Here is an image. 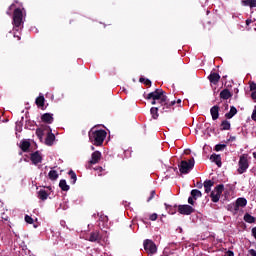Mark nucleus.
<instances>
[{"label":"nucleus","instance_id":"nucleus-1","mask_svg":"<svg viewBox=\"0 0 256 256\" xmlns=\"http://www.w3.org/2000/svg\"><path fill=\"white\" fill-rule=\"evenodd\" d=\"M146 99H154L159 101L163 113H167L173 105H175V100L170 101L167 100V96H165V92L162 89H156L154 92H151L147 95Z\"/></svg>","mask_w":256,"mask_h":256},{"label":"nucleus","instance_id":"nucleus-2","mask_svg":"<svg viewBox=\"0 0 256 256\" xmlns=\"http://www.w3.org/2000/svg\"><path fill=\"white\" fill-rule=\"evenodd\" d=\"M106 137L107 132L105 130L92 129L89 132V141L93 143L96 147H101Z\"/></svg>","mask_w":256,"mask_h":256},{"label":"nucleus","instance_id":"nucleus-3","mask_svg":"<svg viewBox=\"0 0 256 256\" xmlns=\"http://www.w3.org/2000/svg\"><path fill=\"white\" fill-rule=\"evenodd\" d=\"M247 169H249V155L242 154L238 161V173L239 175H243V173L247 172Z\"/></svg>","mask_w":256,"mask_h":256},{"label":"nucleus","instance_id":"nucleus-4","mask_svg":"<svg viewBox=\"0 0 256 256\" xmlns=\"http://www.w3.org/2000/svg\"><path fill=\"white\" fill-rule=\"evenodd\" d=\"M14 31H19V27L23 25V11L21 9H15L13 14Z\"/></svg>","mask_w":256,"mask_h":256},{"label":"nucleus","instance_id":"nucleus-5","mask_svg":"<svg viewBox=\"0 0 256 256\" xmlns=\"http://www.w3.org/2000/svg\"><path fill=\"white\" fill-rule=\"evenodd\" d=\"M193 167H195L194 159H190L188 161L183 160V161H181V163L179 165V171H180V173H183L186 175L187 173H189V171H191L193 169Z\"/></svg>","mask_w":256,"mask_h":256},{"label":"nucleus","instance_id":"nucleus-6","mask_svg":"<svg viewBox=\"0 0 256 256\" xmlns=\"http://www.w3.org/2000/svg\"><path fill=\"white\" fill-rule=\"evenodd\" d=\"M224 189L225 186L223 184H219L214 188L210 194L213 203H219V199H221V195L223 194Z\"/></svg>","mask_w":256,"mask_h":256},{"label":"nucleus","instance_id":"nucleus-7","mask_svg":"<svg viewBox=\"0 0 256 256\" xmlns=\"http://www.w3.org/2000/svg\"><path fill=\"white\" fill-rule=\"evenodd\" d=\"M146 253L154 255L157 253V245L154 244L153 240L146 239L143 243Z\"/></svg>","mask_w":256,"mask_h":256},{"label":"nucleus","instance_id":"nucleus-8","mask_svg":"<svg viewBox=\"0 0 256 256\" xmlns=\"http://www.w3.org/2000/svg\"><path fill=\"white\" fill-rule=\"evenodd\" d=\"M178 212L180 215H191V213H195V208L190 205H179Z\"/></svg>","mask_w":256,"mask_h":256},{"label":"nucleus","instance_id":"nucleus-9","mask_svg":"<svg viewBox=\"0 0 256 256\" xmlns=\"http://www.w3.org/2000/svg\"><path fill=\"white\" fill-rule=\"evenodd\" d=\"M45 131H46V140H45V143L46 145H53V142L55 141V134H52V130H51V127L49 126H45Z\"/></svg>","mask_w":256,"mask_h":256},{"label":"nucleus","instance_id":"nucleus-10","mask_svg":"<svg viewBox=\"0 0 256 256\" xmlns=\"http://www.w3.org/2000/svg\"><path fill=\"white\" fill-rule=\"evenodd\" d=\"M30 159L34 165H37L41 163V161H43V156H41V153H39V151H36L31 154Z\"/></svg>","mask_w":256,"mask_h":256},{"label":"nucleus","instance_id":"nucleus-11","mask_svg":"<svg viewBox=\"0 0 256 256\" xmlns=\"http://www.w3.org/2000/svg\"><path fill=\"white\" fill-rule=\"evenodd\" d=\"M88 241L91 243H98V241H101V235L99 234V231L91 232Z\"/></svg>","mask_w":256,"mask_h":256},{"label":"nucleus","instance_id":"nucleus-12","mask_svg":"<svg viewBox=\"0 0 256 256\" xmlns=\"http://www.w3.org/2000/svg\"><path fill=\"white\" fill-rule=\"evenodd\" d=\"M100 160H101V152H99V151L93 152L92 156H91L90 163L92 165H95V164L99 163Z\"/></svg>","mask_w":256,"mask_h":256},{"label":"nucleus","instance_id":"nucleus-13","mask_svg":"<svg viewBox=\"0 0 256 256\" xmlns=\"http://www.w3.org/2000/svg\"><path fill=\"white\" fill-rule=\"evenodd\" d=\"M208 79L210 83H213V85H217V83H219V79H221V76L218 73L212 72L208 76Z\"/></svg>","mask_w":256,"mask_h":256},{"label":"nucleus","instance_id":"nucleus-14","mask_svg":"<svg viewBox=\"0 0 256 256\" xmlns=\"http://www.w3.org/2000/svg\"><path fill=\"white\" fill-rule=\"evenodd\" d=\"M211 117L213 121H217L219 119V106L215 105L210 109Z\"/></svg>","mask_w":256,"mask_h":256},{"label":"nucleus","instance_id":"nucleus-15","mask_svg":"<svg viewBox=\"0 0 256 256\" xmlns=\"http://www.w3.org/2000/svg\"><path fill=\"white\" fill-rule=\"evenodd\" d=\"M41 119H42L43 123L51 124V123H53V114L45 113L41 116Z\"/></svg>","mask_w":256,"mask_h":256},{"label":"nucleus","instance_id":"nucleus-16","mask_svg":"<svg viewBox=\"0 0 256 256\" xmlns=\"http://www.w3.org/2000/svg\"><path fill=\"white\" fill-rule=\"evenodd\" d=\"M45 127H48V126L42 125L40 128L36 130V135L39 139H43V135H47V131L45 130Z\"/></svg>","mask_w":256,"mask_h":256},{"label":"nucleus","instance_id":"nucleus-17","mask_svg":"<svg viewBox=\"0 0 256 256\" xmlns=\"http://www.w3.org/2000/svg\"><path fill=\"white\" fill-rule=\"evenodd\" d=\"M247 206V199L245 198H238L235 203V209H239V207H246Z\"/></svg>","mask_w":256,"mask_h":256},{"label":"nucleus","instance_id":"nucleus-18","mask_svg":"<svg viewBox=\"0 0 256 256\" xmlns=\"http://www.w3.org/2000/svg\"><path fill=\"white\" fill-rule=\"evenodd\" d=\"M210 159L213 163H216L218 167H221V155L212 154Z\"/></svg>","mask_w":256,"mask_h":256},{"label":"nucleus","instance_id":"nucleus-19","mask_svg":"<svg viewBox=\"0 0 256 256\" xmlns=\"http://www.w3.org/2000/svg\"><path fill=\"white\" fill-rule=\"evenodd\" d=\"M214 182L212 180L204 181L205 193H211V187H213Z\"/></svg>","mask_w":256,"mask_h":256},{"label":"nucleus","instance_id":"nucleus-20","mask_svg":"<svg viewBox=\"0 0 256 256\" xmlns=\"http://www.w3.org/2000/svg\"><path fill=\"white\" fill-rule=\"evenodd\" d=\"M242 5H244V7H250L253 9L256 7V0H242Z\"/></svg>","mask_w":256,"mask_h":256},{"label":"nucleus","instance_id":"nucleus-21","mask_svg":"<svg viewBox=\"0 0 256 256\" xmlns=\"http://www.w3.org/2000/svg\"><path fill=\"white\" fill-rule=\"evenodd\" d=\"M235 115H237V108H235V106H232L230 108L229 113H226L225 117L227 119H233V117H235Z\"/></svg>","mask_w":256,"mask_h":256},{"label":"nucleus","instance_id":"nucleus-22","mask_svg":"<svg viewBox=\"0 0 256 256\" xmlns=\"http://www.w3.org/2000/svg\"><path fill=\"white\" fill-rule=\"evenodd\" d=\"M190 195L197 201L200 197H203V194L198 189H193Z\"/></svg>","mask_w":256,"mask_h":256},{"label":"nucleus","instance_id":"nucleus-23","mask_svg":"<svg viewBox=\"0 0 256 256\" xmlns=\"http://www.w3.org/2000/svg\"><path fill=\"white\" fill-rule=\"evenodd\" d=\"M231 92L228 89H224L220 92V99H230Z\"/></svg>","mask_w":256,"mask_h":256},{"label":"nucleus","instance_id":"nucleus-24","mask_svg":"<svg viewBox=\"0 0 256 256\" xmlns=\"http://www.w3.org/2000/svg\"><path fill=\"white\" fill-rule=\"evenodd\" d=\"M221 129L222 131H229V129H231V122L230 121H227V120H224L222 121L221 123Z\"/></svg>","mask_w":256,"mask_h":256},{"label":"nucleus","instance_id":"nucleus-25","mask_svg":"<svg viewBox=\"0 0 256 256\" xmlns=\"http://www.w3.org/2000/svg\"><path fill=\"white\" fill-rule=\"evenodd\" d=\"M48 177H49V179H51V181H55V180L58 179L59 174L57 173L56 170H51V171L48 173Z\"/></svg>","mask_w":256,"mask_h":256},{"label":"nucleus","instance_id":"nucleus-26","mask_svg":"<svg viewBox=\"0 0 256 256\" xmlns=\"http://www.w3.org/2000/svg\"><path fill=\"white\" fill-rule=\"evenodd\" d=\"M150 113H151L153 119H157V118L159 117V108H157V107H152V108L150 109Z\"/></svg>","mask_w":256,"mask_h":256},{"label":"nucleus","instance_id":"nucleus-27","mask_svg":"<svg viewBox=\"0 0 256 256\" xmlns=\"http://www.w3.org/2000/svg\"><path fill=\"white\" fill-rule=\"evenodd\" d=\"M59 187L62 191H69V185H67L66 180H60Z\"/></svg>","mask_w":256,"mask_h":256},{"label":"nucleus","instance_id":"nucleus-28","mask_svg":"<svg viewBox=\"0 0 256 256\" xmlns=\"http://www.w3.org/2000/svg\"><path fill=\"white\" fill-rule=\"evenodd\" d=\"M38 197H39V199H41V201H45L47 199V197H49V194H47V192L45 190H40L38 192Z\"/></svg>","mask_w":256,"mask_h":256},{"label":"nucleus","instance_id":"nucleus-29","mask_svg":"<svg viewBox=\"0 0 256 256\" xmlns=\"http://www.w3.org/2000/svg\"><path fill=\"white\" fill-rule=\"evenodd\" d=\"M22 151H27L29 149V147H31V143H29V141L27 140H24L21 142V145H20Z\"/></svg>","mask_w":256,"mask_h":256},{"label":"nucleus","instance_id":"nucleus-30","mask_svg":"<svg viewBox=\"0 0 256 256\" xmlns=\"http://www.w3.org/2000/svg\"><path fill=\"white\" fill-rule=\"evenodd\" d=\"M244 221H246V223H255V217L247 213L244 215Z\"/></svg>","mask_w":256,"mask_h":256},{"label":"nucleus","instance_id":"nucleus-31","mask_svg":"<svg viewBox=\"0 0 256 256\" xmlns=\"http://www.w3.org/2000/svg\"><path fill=\"white\" fill-rule=\"evenodd\" d=\"M36 105H38V107H43L45 105V97L39 96L36 98Z\"/></svg>","mask_w":256,"mask_h":256},{"label":"nucleus","instance_id":"nucleus-32","mask_svg":"<svg viewBox=\"0 0 256 256\" xmlns=\"http://www.w3.org/2000/svg\"><path fill=\"white\" fill-rule=\"evenodd\" d=\"M69 175H70V177L72 179V183L73 184L77 183V174H75V172H73V171H70Z\"/></svg>","mask_w":256,"mask_h":256},{"label":"nucleus","instance_id":"nucleus-33","mask_svg":"<svg viewBox=\"0 0 256 256\" xmlns=\"http://www.w3.org/2000/svg\"><path fill=\"white\" fill-rule=\"evenodd\" d=\"M24 219L28 223V225H33L34 220H33V218L31 216L25 215Z\"/></svg>","mask_w":256,"mask_h":256},{"label":"nucleus","instance_id":"nucleus-34","mask_svg":"<svg viewBox=\"0 0 256 256\" xmlns=\"http://www.w3.org/2000/svg\"><path fill=\"white\" fill-rule=\"evenodd\" d=\"M225 147H227V145H225V144H217L215 146V151H223V149H225Z\"/></svg>","mask_w":256,"mask_h":256},{"label":"nucleus","instance_id":"nucleus-35","mask_svg":"<svg viewBox=\"0 0 256 256\" xmlns=\"http://www.w3.org/2000/svg\"><path fill=\"white\" fill-rule=\"evenodd\" d=\"M140 83H145V85H151V80L140 78Z\"/></svg>","mask_w":256,"mask_h":256},{"label":"nucleus","instance_id":"nucleus-36","mask_svg":"<svg viewBox=\"0 0 256 256\" xmlns=\"http://www.w3.org/2000/svg\"><path fill=\"white\" fill-rule=\"evenodd\" d=\"M188 203H189V205H195V198L193 196H190L188 198Z\"/></svg>","mask_w":256,"mask_h":256},{"label":"nucleus","instance_id":"nucleus-37","mask_svg":"<svg viewBox=\"0 0 256 256\" xmlns=\"http://www.w3.org/2000/svg\"><path fill=\"white\" fill-rule=\"evenodd\" d=\"M157 213H153L150 215V221H157Z\"/></svg>","mask_w":256,"mask_h":256},{"label":"nucleus","instance_id":"nucleus-38","mask_svg":"<svg viewBox=\"0 0 256 256\" xmlns=\"http://www.w3.org/2000/svg\"><path fill=\"white\" fill-rule=\"evenodd\" d=\"M251 119H252V121H256V106H255V108H254V110L252 112Z\"/></svg>","mask_w":256,"mask_h":256},{"label":"nucleus","instance_id":"nucleus-39","mask_svg":"<svg viewBox=\"0 0 256 256\" xmlns=\"http://www.w3.org/2000/svg\"><path fill=\"white\" fill-rule=\"evenodd\" d=\"M153 197H155V190L151 191L150 197L148 198V202L151 201V199H153Z\"/></svg>","mask_w":256,"mask_h":256},{"label":"nucleus","instance_id":"nucleus-40","mask_svg":"<svg viewBox=\"0 0 256 256\" xmlns=\"http://www.w3.org/2000/svg\"><path fill=\"white\" fill-rule=\"evenodd\" d=\"M248 253H249V255H251V256H256V251H255V249H250V250L248 251Z\"/></svg>","mask_w":256,"mask_h":256},{"label":"nucleus","instance_id":"nucleus-41","mask_svg":"<svg viewBox=\"0 0 256 256\" xmlns=\"http://www.w3.org/2000/svg\"><path fill=\"white\" fill-rule=\"evenodd\" d=\"M250 89L251 91H256V84L255 83L250 84Z\"/></svg>","mask_w":256,"mask_h":256},{"label":"nucleus","instance_id":"nucleus-42","mask_svg":"<svg viewBox=\"0 0 256 256\" xmlns=\"http://www.w3.org/2000/svg\"><path fill=\"white\" fill-rule=\"evenodd\" d=\"M251 97L254 99V101H256V90L252 92Z\"/></svg>","mask_w":256,"mask_h":256},{"label":"nucleus","instance_id":"nucleus-43","mask_svg":"<svg viewBox=\"0 0 256 256\" xmlns=\"http://www.w3.org/2000/svg\"><path fill=\"white\" fill-rule=\"evenodd\" d=\"M227 256H234L233 251H228Z\"/></svg>","mask_w":256,"mask_h":256},{"label":"nucleus","instance_id":"nucleus-44","mask_svg":"<svg viewBox=\"0 0 256 256\" xmlns=\"http://www.w3.org/2000/svg\"><path fill=\"white\" fill-rule=\"evenodd\" d=\"M152 105H156L157 104V100L155 99H152V102H151Z\"/></svg>","mask_w":256,"mask_h":256},{"label":"nucleus","instance_id":"nucleus-45","mask_svg":"<svg viewBox=\"0 0 256 256\" xmlns=\"http://www.w3.org/2000/svg\"><path fill=\"white\" fill-rule=\"evenodd\" d=\"M252 21L251 20H246V25H251Z\"/></svg>","mask_w":256,"mask_h":256},{"label":"nucleus","instance_id":"nucleus-46","mask_svg":"<svg viewBox=\"0 0 256 256\" xmlns=\"http://www.w3.org/2000/svg\"><path fill=\"white\" fill-rule=\"evenodd\" d=\"M177 103V105H181V99H178L177 102H175V104Z\"/></svg>","mask_w":256,"mask_h":256},{"label":"nucleus","instance_id":"nucleus-47","mask_svg":"<svg viewBox=\"0 0 256 256\" xmlns=\"http://www.w3.org/2000/svg\"><path fill=\"white\" fill-rule=\"evenodd\" d=\"M91 149H92V151H95V147L94 146H91Z\"/></svg>","mask_w":256,"mask_h":256},{"label":"nucleus","instance_id":"nucleus-48","mask_svg":"<svg viewBox=\"0 0 256 256\" xmlns=\"http://www.w3.org/2000/svg\"><path fill=\"white\" fill-rule=\"evenodd\" d=\"M99 171H103V168H98Z\"/></svg>","mask_w":256,"mask_h":256},{"label":"nucleus","instance_id":"nucleus-49","mask_svg":"<svg viewBox=\"0 0 256 256\" xmlns=\"http://www.w3.org/2000/svg\"><path fill=\"white\" fill-rule=\"evenodd\" d=\"M20 40H21V37L18 36V41H20Z\"/></svg>","mask_w":256,"mask_h":256},{"label":"nucleus","instance_id":"nucleus-50","mask_svg":"<svg viewBox=\"0 0 256 256\" xmlns=\"http://www.w3.org/2000/svg\"><path fill=\"white\" fill-rule=\"evenodd\" d=\"M34 228L37 229V225H34Z\"/></svg>","mask_w":256,"mask_h":256}]
</instances>
